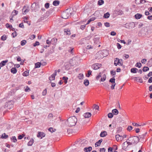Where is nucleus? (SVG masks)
<instances>
[{
  "mask_svg": "<svg viewBox=\"0 0 152 152\" xmlns=\"http://www.w3.org/2000/svg\"><path fill=\"white\" fill-rule=\"evenodd\" d=\"M14 104V102L12 100L9 101L6 103L5 107L7 108L8 109H11L13 107Z\"/></svg>",
  "mask_w": 152,
  "mask_h": 152,
  "instance_id": "obj_3",
  "label": "nucleus"
},
{
  "mask_svg": "<svg viewBox=\"0 0 152 152\" xmlns=\"http://www.w3.org/2000/svg\"><path fill=\"white\" fill-rule=\"evenodd\" d=\"M115 79L114 77H113L110 79L109 82L112 83H115Z\"/></svg>",
  "mask_w": 152,
  "mask_h": 152,
  "instance_id": "obj_41",
  "label": "nucleus"
},
{
  "mask_svg": "<svg viewBox=\"0 0 152 152\" xmlns=\"http://www.w3.org/2000/svg\"><path fill=\"white\" fill-rule=\"evenodd\" d=\"M26 43V41L25 40H24L21 41L20 45L22 46H24Z\"/></svg>",
  "mask_w": 152,
  "mask_h": 152,
  "instance_id": "obj_34",
  "label": "nucleus"
},
{
  "mask_svg": "<svg viewBox=\"0 0 152 152\" xmlns=\"http://www.w3.org/2000/svg\"><path fill=\"white\" fill-rule=\"evenodd\" d=\"M92 71L91 70H89L88 71V74L86 75V76L88 77H89L90 75L91 74Z\"/></svg>",
  "mask_w": 152,
  "mask_h": 152,
  "instance_id": "obj_47",
  "label": "nucleus"
},
{
  "mask_svg": "<svg viewBox=\"0 0 152 152\" xmlns=\"http://www.w3.org/2000/svg\"><path fill=\"white\" fill-rule=\"evenodd\" d=\"M102 139H101L99 140L98 141L96 142L95 143V147H96L99 146L100 145L101 143L102 142Z\"/></svg>",
  "mask_w": 152,
  "mask_h": 152,
  "instance_id": "obj_15",
  "label": "nucleus"
},
{
  "mask_svg": "<svg viewBox=\"0 0 152 152\" xmlns=\"http://www.w3.org/2000/svg\"><path fill=\"white\" fill-rule=\"evenodd\" d=\"M123 11L120 10L115 11V13L117 15H121L123 14Z\"/></svg>",
  "mask_w": 152,
  "mask_h": 152,
  "instance_id": "obj_13",
  "label": "nucleus"
},
{
  "mask_svg": "<svg viewBox=\"0 0 152 152\" xmlns=\"http://www.w3.org/2000/svg\"><path fill=\"white\" fill-rule=\"evenodd\" d=\"M55 77L52 75L50 77H49V79L50 80H55Z\"/></svg>",
  "mask_w": 152,
  "mask_h": 152,
  "instance_id": "obj_48",
  "label": "nucleus"
},
{
  "mask_svg": "<svg viewBox=\"0 0 152 152\" xmlns=\"http://www.w3.org/2000/svg\"><path fill=\"white\" fill-rule=\"evenodd\" d=\"M101 75H102V73L100 72L96 77V79L97 80H98L101 77Z\"/></svg>",
  "mask_w": 152,
  "mask_h": 152,
  "instance_id": "obj_42",
  "label": "nucleus"
},
{
  "mask_svg": "<svg viewBox=\"0 0 152 152\" xmlns=\"http://www.w3.org/2000/svg\"><path fill=\"white\" fill-rule=\"evenodd\" d=\"M123 60L122 59H120L118 58H115L114 64L115 66H117L118 64H120L121 66H122L123 65Z\"/></svg>",
  "mask_w": 152,
  "mask_h": 152,
  "instance_id": "obj_5",
  "label": "nucleus"
},
{
  "mask_svg": "<svg viewBox=\"0 0 152 152\" xmlns=\"http://www.w3.org/2000/svg\"><path fill=\"white\" fill-rule=\"evenodd\" d=\"M141 65L142 64L140 63H137L136 64L135 66L140 68L141 67Z\"/></svg>",
  "mask_w": 152,
  "mask_h": 152,
  "instance_id": "obj_49",
  "label": "nucleus"
},
{
  "mask_svg": "<svg viewBox=\"0 0 152 152\" xmlns=\"http://www.w3.org/2000/svg\"><path fill=\"white\" fill-rule=\"evenodd\" d=\"M122 130V128L121 127H118V130H117V133H119L120 132H121Z\"/></svg>",
  "mask_w": 152,
  "mask_h": 152,
  "instance_id": "obj_53",
  "label": "nucleus"
},
{
  "mask_svg": "<svg viewBox=\"0 0 152 152\" xmlns=\"http://www.w3.org/2000/svg\"><path fill=\"white\" fill-rule=\"evenodd\" d=\"M11 139L14 142H16L17 141V139L15 136L12 137Z\"/></svg>",
  "mask_w": 152,
  "mask_h": 152,
  "instance_id": "obj_40",
  "label": "nucleus"
},
{
  "mask_svg": "<svg viewBox=\"0 0 152 152\" xmlns=\"http://www.w3.org/2000/svg\"><path fill=\"white\" fill-rule=\"evenodd\" d=\"M18 13V11L16 10H14L12 12V16H15Z\"/></svg>",
  "mask_w": 152,
  "mask_h": 152,
  "instance_id": "obj_32",
  "label": "nucleus"
},
{
  "mask_svg": "<svg viewBox=\"0 0 152 152\" xmlns=\"http://www.w3.org/2000/svg\"><path fill=\"white\" fill-rule=\"evenodd\" d=\"M142 15L141 14L137 13L135 15V18L137 19H140L142 17Z\"/></svg>",
  "mask_w": 152,
  "mask_h": 152,
  "instance_id": "obj_26",
  "label": "nucleus"
},
{
  "mask_svg": "<svg viewBox=\"0 0 152 152\" xmlns=\"http://www.w3.org/2000/svg\"><path fill=\"white\" fill-rule=\"evenodd\" d=\"M60 3L59 1H54L53 2V4L55 6L58 5Z\"/></svg>",
  "mask_w": 152,
  "mask_h": 152,
  "instance_id": "obj_28",
  "label": "nucleus"
},
{
  "mask_svg": "<svg viewBox=\"0 0 152 152\" xmlns=\"http://www.w3.org/2000/svg\"><path fill=\"white\" fill-rule=\"evenodd\" d=\"M8 62L7 60H5V61H2L0 64V66L1 67H2L4 66H5L6 64Z\"/></svg>",
  "mask_w": 152,
  "mask_h": 152,
  "instance_id": "obj_17",
  "label": "nucleus"
},
{
  "mask_svg": "<svg viewBox=\"0 0 152 152\" xmlns=\"http://www.w3.org/2000/svg\"><path fill=\"white\" fill-rule=\"evenodd\" d=\"M77 121V118L73 116L69 118L66 121V123L69 126L72 127L75 126Z\"/></svg>",
  "mask_w": 152,
  "mask_h": 152,
  "instance_id": "obj_1",
  "label": "nucleus"
},
{
  "mask_svg": "<svg viewBox=\"0 0 152 152\" xmlns=\"http://www.w3.org/2000/svg\"><path fill=\"white\" fill-rule=\"evenodd\" d=\"M46 43L48 44V46L49 47L51 43L50 40L49 39H47L46 40Z\"/></svg>",
  "mask_w": 152,
  "mask_h": 152,
  "instance_id": "obj_51",
  "label": "nucleus"
},
{
  "mask_svg": "<svg viewBox=\"0 0 152 152\" xmlns=\"http://www.w3.org/2000/svg\"><path fill=\"white\" fill-rule=\"evenodd\" d=\"M84 77V75L82 73H80L78 74L77 76L79 80H82L83 79Z\"/></svg>",
  "mask_w": 152,
  "mask_h": 152,
  "instance_id": "obj_19",
  "label": "nucleus"
},
{
  "mask_svg": "<svg viewBox=\"0 0 152 152\" xmlns=\"http://www.w3.org/2000/svg\"><path fill=\"white\" fill-rule=\"evenodd\" d=\"M39 45V42L36 41L35 42L34 44V47L36 46L37 45Z\"/></svg>",
  "mask_w": 152,
  "mask_h": 152,
  "instance_id": "obj_60",
  "label": "nucleus"
},
{
  "mask_svg": "<svg viewBox=\"0 0 152 152\" xmlns=\"http://www.w3.org/2000/svg\"><path fill=\"white\" fill-rule=\"evenodd\" d=\"M128 140L129 141L132 140V142L133 143H137L139 141V137L134 136L130 137L128 139Z\"/></svg>",
  "mask_w": 152,
  "mask_h": 152,
  "instance_id": "obj_4",
  "label": "nucleus"
},
{
  "mask_svg": "<svg viewBox=\"0 0 152 152\" xmlns=\"http://www.w3.org/2000/svg\"><path fill=\"white\" fill-rule=\"evenodd\" d=\"M57 41V39L56 38H54L51 39L50 40L51 43L53 45L55 44Z\"/></svg>",
  "mask_w": 152,
  "mask_h": 152,
  "instance_id": "obj_12",
  "label": "nucleus"
},
{
  "mask_svg": "<svg viewBox=\"0 0 152 152\" xmlns=\"http://www.w3.org/2000/svg\"><path fill=\"white\" fill-rule=\"evenodd\" d=\"M132 126H128V127L127 128V129L129 131H130L131 130H132Z\"/></svg>",
  "mask_w": 152,
  "mask_h": 152,
  "instance_id": "obj_57",
  "label": "nucleus"
},
{
  "mask_svg": "<svg viewBox=\"0 0 152 152\" xmlns=\"http://www.w3.org/2000/svg\"><path fill=\"white\" fill-rule=\"evenodd\" d=\"M45 134L44 133L42 132H39L37 135V137H41V139L42 137H45Z\"/></svg>",
  "mask_w": 152,
  "mask_h": 152,
  "instance_id": "obj_10",
  "label": "nucleus"
},
{
  "mask_svg": "<svg viewBox=\"0 0 152 152\" xmlns=\"http://www.w3.org/2000/svg\"><path fill=\"white\" fill-rule=\"evenodd\" d=\"M70 14L71 13L69 11V10H67L66 11L62 13L61 15L62 18H63L66 19L68 18L70 15Z\"/></svg>",
  "mask_w": 152,
  "mask_h": 152,
  "instance_id": "obj_2",
  "label": "nucleus"
},
{
  "mask_svg": "<svg viewBox=\"0 0 152 152\" xmlns=\"http://www.w3.org/2000/svg\"><path fill=\"white\" fill-rule=\"evenodd\" d=\"M41 64L39 62H37L35 64V68H39L40 67Z\"/></svg>",
  "mask_w": 152,
  "mask_h": 152,
  "instance_id": "obj_23",
  "label": "nucleus"
},
{
  "mask_svg": "<svg viewBox=\"0 0 152 152\" xmlns=\"http://www.w3.org/2000/svg\"><path fill=\"white\" fill-rule=\"evenodd\" d=\"M73 50V48L72 47H69V49L68 50V51L69 52H70L71 53H73L74 51Z\"/></svg>",
  "mask_w": 152,
  "mask_h": 152,
  "instance_id": "obj_38",
  "label": "nucleus"
},
{
  "mask_svg": "<svg viewBox=\"0 0 152 152\" xmlns=\"http://www.w3.org/2000/svg\"><path fill=\"white\" fill-rule=\"evenodd\" d=\"M6 26L7 28H12V25L10 26L9 24L7 23L6 24Z\"/></svg>",
  "mask_w": 152,
  "mask_h": 152,
  "instance_id": "obj_54",
  "label": "nucleus"
},
{
  "mask_svg": "<svg viewBox=\"0 0 152 152\" xmlns=\"http://www.w3.org/2000/svg\"><path fill=\"white\" fill-rule=\"evenodd\" d=\"M106 51V50H103V51H100L98 52L96 54V58L99 59H101L104 58L105 56L103 54L104 52Z\"/></svg>",
  "mask_w": 152,
  "mask_h": 152,
  "instance_id": "obj_7",
  "label": "nucleus"
},
{
  "mask_svg": "<svg viewBox=\"0 0 152 152\" xmlns=\"http://www.w3.org/2000/svg\"><path fill=\"white\" fill-rule=\"evenodd\" d=\"M108 152H113V148L111 147H110L108 150Z\"/></svg>",
  "mask_w": 152,
  "mask_h": 152,
  "instance_id": "obj_64",
  "label": "nucleus"
},
{
  "mask_svg": "<svg viewBox=\"0 0 152 152\" xmlns=\"http://www.w3.org/2000/svg\"><path fill=\"white\" fill-rule=\"evenodd\" d=\"M91 115L90 113H86L83 114V116L85 118H88L90 117Z\"/></svg>",
  "mask_w": 152,
  "mask_h": 152,
  "instance_id": "obj_14",
  "label": "nucleus"
},
{
  "mask_svg": "<svg viewBox=\"0 0 152 152\" xmlns=\"http://www.w3.org/2000/svg\"><path fill=\"white\" fill-rule=\"evenodd\" d=\"M48 130L51 133H53L55 132L56 131V129H53L52 127H50L48 129Z\"/></svg>",
  "mask_w": 152,
  "mask_h": 152,
  "instance_id": "obj_39",
  "label": "nucleus"
},
{
  "mask_svg": "<svg viewBox=\"0 0 152 152\" xmlns=\"http://www.w3.org/2000/svg\"><path fill=\"white\" fill-rule=\"evenodd\" d=\"M29 7H28L24 6L22 10L23 14H26L29 11Z\"/></svg>",
  "mask_w": 152,
  "mask_h": 152,
  "instance_id": "obj_9",
  "label": "nucleus"
},
{
  "mask_svg": "<svg viewBox=\"0 0 152 152\" xmlns=\"http://www.w3.org/2000/svg\"><path fill=\"white\" fill-rule=\"evenodd\" d=\"M101 66V64H95L92 66V68L94 70L99 69Z\"/></svg>",
  "mask_w": 152,
  "mask_h": 152,
  "instance_id": "obj_8",
  "label": "nucleus"
},
{
  "mask_svg": "<svg viewBox=\"0 0 152 152\" xmlns=\"http://www.w3.org/2000/svg\"><path fill=\"white\" fill-rule=\"evenodd\" d=\"M35 35H34V34H33L30 36V39H33L35 38Z\"/></svg>",
  "mask_w": 152,
  "mask_h": 152,
  "instance_id": "obj_61",
  "label": "nucleus"
},
{
  "mask_svg": "<svg viewBox=\"0 0 152 152\" xmlns=\"http://www.w3.org/2000/svg\"><path fill=\"white\" fill-rule=\"evenodd\" d=\"M47 93V90L46 88L42 92V95L43 96H45Z\"/></svg>",
  "mask_w": 152,
  "mask_h": 152,
  "instance_id": "obj_45",
  "label": "nucleus"
},
{
  "mask_svg": "<svg viewBox=\"0 0 152 152\" xmlns=\"http://www.w3.org/2000/svg\"><path fill=\"white\" fill-rule=\"evenodd\" d=\"M11 72L13 74H15L17 72V70L15 68L13 67L11 69Z\"/></svg>",
  "mask_w": 152,
  "mask_h": 152,
  "instance_id": "obj_22",
  "label": "nucleus"
},
{
  "mask_svg": "<svg viewBox=\"0 0 152 152\" xmlns=\"http://www.w3.org/2000/svg\"><path fill=\"white\" fill-rule=\"evenodd\" d=\"M19 27L22 28H24L23 24V23H20L19 25Z\"/></svg>",
  "mask_w": 152,
  "mask_h": 152,
  "instance_id": "obj_56",
  "label": "nucleus"
},
{
  "mask_svg": "<svg viewBox=\"0 0 152 152\" xmlns=\"http://www.w3.org/2000/svg\"><path fill=\"white\" fill-rule=\"evenodd\" d=\"M105 149L104 148H102L100 149V152H105Z\"/></svg>",
  "mask_w": 152,
  "mask_h": 152,
  "instance_id": "obj_63",
  "label": "nucleus"
},
{
  "mask_svg": "<svg viewBox=\"0 0 152 152\" xmlns=\"http://www.w3.org/2000/svg\"><path fill=\"white\" fill-rule=\"evenodd\" d=\"M86 26V24L81 25L80 27V28L82 29H84L85 28Z\"/></svg>",
  "mask_w": 152,
  "mask_h": 152,
  "instance_id": "obj_62",
  "label": "nucleus"
},
{
  "mask_svg": "<svg viewBox=\"0 0 152 152\" xmlns=\"http://www.w3.org/2000/svg\"><path fill=\"white\" fill-rule=\"evenodd\" d=\"M128 147V144L126 142H124L122 145V147L124 149H126Z\"/></svg>",
  "mask_w": 152,
  "mask_h": 152,
  "instance_id": "obj_21",
  "label": "nucleus"
},
{
  "mask_svg": "<svg viewBox=\"0 0 152 152\" xmlns=\"http://www.w3.org/2000/svg\"><path fill=\"white\" fill-rule=\"evenodd\" d=\"M99 38L98 37H94L93 39V40L94 43L96 44H97L99 42Z\"/></svg>",
  "mask_w": 152,
  "mask_h": 152,
  "instance_id": "obj_20",
  "label": "nucleus"
},
{
  "mask_svg": "<svg viewBox=\"0 0 152 152\" xmlns=\"http://www.w3.org/2000/svg\"><path fill=\"white\" fill-rule=\"evenodd\" d=\"M107 135V132L105 131L102 132L100 135V136L101 137H104Z\"/></svg>",
  "mask_w": 152,
  "mask_h": 152,
  "instance_id": "obj_16",
  "label": "nucleus"
},
{
  "mask_svg": "<svg viewBox=\"0 0 152 152\" xmlns=\"http://www.w3.org/2000/svg\"><path fill=\"white\" fill-rule=\"evenodd\" d=\"M112 112L114 115H117L118 113V110L116 109L112 110Z\"/></svg>",
  "mask_w": 152,
  "mask_h": 152,
  "instance_id": "obj_24",
  "label": "nucleus"
},
{
  "mask_svg": "<svg viewBox=\"0 0 152 152\" xmlns=\"http://www.w3.org/2000/svg\"><path fill=\"white\" fill-rule=\"evenodd\" d=\"M104 3V1L103 0H99L98 1V4L99 5H101Z\"/></svg>",
  "mask_w": 152,
  "mask_h": 152,
  "instance_id": "obj_37",
  "label": "nucleus"
},
{
  "mask_svg": "<svg viewBox=\"0 0 152 152\" xmlns=\"http://www.w3.org/2000/svg\"><path fill=\"white\" fill-rule=\"evenodd\" d=\"M84 84L86 86H88L89 84V81L88 80H85L84 82Z\"/></svg>",
  "mask_w": 152,
  "mask_h": 152,
  "instance_id": "obj_30",
  "label": "nucleus"
},
{
  "mask_svg": "<svg viewBox=\"0 0 152 152\" xmlns=\"http://www.w3.org/2000/svg\"><path fill=\"white\" fill-rule=\"evenodd\" d=\"M149 70V68L147 66H144L143 68V72H146Z\"/></svg>",
  "mask_w": 152,
  "mask_h": 152,
  "instance_id": "obj_44",
  "label": "nucleus"
},
{
  "mask_svg": "<svg viewBox=\"0 0 152 152\" xmlns=\"http://www.w3.org/2000/svg\"><path fill=\"white\" fill-rule=\"evenodd\" d=\"M23 75L24 76H27L29 75L28 72L27 71H25L23 72Z\"/></svg>",
  "mask_w": 152,
  "mask_h": 152,
  "instance_id": "obj_36",
  "label": "nucleus"
},
{
  "mask_svg": "<svg viewBox=\"0 0 152 152\" xmlns=\"http://www.w3.org/2000/svg\"><path fill=\"white\" fill-rule=\"evenodd\" d=\"M106 78V75L105 74H104L101 79V81L102 82L104 81L105 80Z\"/></svg>",
  "mask_w": 152,
  "mask_h": 152,
  "instance_id": "obj_29",
  "label": "nucleus"
},
{
  "mask_svg": "<svg viewBox=\"0 0 152 152\" xmlns=\"http://www.w3.org/2000/svg\"><path fill=\"white\" fill-rule=\"evenodd\" d=\"M8 137V136L6 135L5 133H4L2 134L1 138H2L6 139Z\"/></svg>",
  "mask_w": 152,
  "mask_h": 152,
  "instance_id": "obj_33",
  "label": "nucleus"
},
{
  "mask_svg": "<svg viewBox=\"0 0 152 152\" xmlns=\"http://www.w3.org/2000/svg\"><path fill=\"white\" fill-rule=\"evenodd\" d=\"M110 14L109 13V12H107L106 13H105L104 14L103 17L104 18H109V17H110Z\"/></svg>",
  "mask_w": 152,
  "mask_h": 152,
  "instance_id": "obj_31",
  "label": "nucleus"
},
{
  "mask_svg": "<svg viewBox=\"0 0 152 152\" xmlns=\"http://www.w3.org/2000/svg\"><path fill=\"white\" fill-rule=\"evenodd\" d=\"M34 140L33 139H31L30 140V141L28 143V146H31L34 143Z\"/></svg>",
  "mask_w": 152,
  "mask_h": 152,
  "instance_id": "obj_25",
  "label": "nucleus"
},
{
  "mask_svg": "<svg viewBox=\"0 0 152 152\" xmlns=\"http://www.w3.org/2000/svg\"><path fill=\"white\" fill-rule=\"evenodd\" d=\"M135 26V25L134 23L132 22L129 23H126L124 25V27L126 28L131 29L133 28Z\"/></svg>",
  "mask_w": 152,
  "mask_h": 152,
  "instance_id": "obj_6",
  "label": "nucleus"
},
{
  "mask_svg": "<svg viewBox=\"0 0 152 152\" xmlns=\"http://www.w3.org/2000/svg\"><path fill=\"white\" fill-rule=\"evenodd\" d=\"M113 116V115L112 113H109L108 114V117L109 118H112Z\"/></svg>",
  "mask_w": 152,
  "mask_h": 152,
  "instance_id": "obj_52",
  "label": "nucleus"
},
{
  "mask_svg": "<svg viewBox=\"0 0 152 152\" xmlns=\"http://www.w3.org/2000/svg\"><path fill=\"white\" fill-rule=\"evenodd\" d=\"M92 150V147L90 146L88 147H85L84 148L83 151L85 152H90Z\"/></svg>",
  "mask_w": 152,
  "mask_h": 152,
  "instance_id": "obj_11",
  "label": "nucleus"
},
{
  "mask_svg": "<svg viewBox=\"0 0 152 152\" xmlns=\"http://www.w3.org/2000/svg\"><path fill=\"white\" fill-rule=\"evenodd\" d=\"M138 71V69L135 68H132L131 70V72L133 73H136Z\"/></svg>",
  "mask_w": 152,
  "mask_h": 152,
  "instance_id": "obj_27",
  "label": "nucleus"
},
{
  "mask_svg": "<svg viewBox=\"0 0 152 152\" xmlns=\"http://www.w3.org/2000/svg\"><path fill=\"white\" fill-rule=\"evenodd\" d=\"M30 91V89L29 87L27 86L26 88L25 89V91L26 92L29 91Z\"/></svg>",
  "mask_w": 152,
  "mask_h": 152,
  "instance_id": "obj_58",
  "label": "nucleus"
},
{
  "mask_svg": "<svg viewBox=\"0 0 152 152\" xmlns=\"http://www.w3.org/2000/svg\"><path fill=\"white\" fill-rule=\"evenodd\" d=\"M120 135L119 134H117L115 135L116 140L117 141H119Z\"/></svg>",
  "mask_w": 152,
  "mask_h": 152,
  "instance_id": "obj_46",
  "label": "nucleus"
},
{
  "mask_svg": "<svg viewBox=\"0 0 152 152\" xmlns=\"http://www.w3.org/2000/svg\"><path fill=\"white\" fill-rule=\"evenodd\" d=\"M104 26L107 27H109L110 26V24L109 23L106 22L104 23Z\"/></svg>",
  "mask_w": 152,
  "mask_h": 152,
  "instance_id": "obj_55",
  "label": "nucleus"
},
{
  "mask_svg": "<svg viewBox=\"0 0 152 152\" xmlns=\"http://www.w3.org/2000/svg\"><path fill=\"white\" fill-rule=\"evenodd\" d=\"M7 39V37L5 35H4L1 37V39L2 40L4 41Z\"/></svg>",
  "mask_w": 152,
  "mask_h": 152,
  "instance_id": "obj_43",
  "label": "nucleus"
},
{
  "mask_svg": "<svg viewBox=\"0 0 152 152\" xmlns=\"http://www.w3.org/2000/svg\"><path fill=\"white\" fill-rule=\"evenodd\" d=\"M49 4L48 3H46L45 5V8L48 9L49 7Z\"/></svg>",
  "mask_w": 152,
  "mask_h": 152,
  "instance_id": "obj_59",
  "label": "nucleus"
},
{
  "mask_svg": "<svg viewBox=\"0 0 152 152\" xmlns=\"http://www.w3.org/2000/svg\"><path fill=\"white\" fill-rule=\"evenodd\" d=\"M17 35V33L15 31L14 32L12 33V35L13 37H15Z\"/></svg>",
  "mask_w": 152,
  "mask_h": 152,
  "instance_id": "obj_50",
  "label": "nucleus"
},
{
  "mask_svg": "<svg viewBox=\"0 0 152 152\" xmlns=\"http://www.w3.org/2000/svg\"><path fill=\"white\" fill-rule=\"evenodd\" d=\"M62 79L64 80L65 84H66L67 82L68 78L66 77H64L62 78Z\"/></svg>",
  "mask_w": 152,
  "mask_h": 152,
  "instance_id": "obj_35",
  "label": "nucleus"
},
{
  "mask_svg": "<svg viewBox=\"0 0 152 152\" xmlns=\"http://www.w3.org/2000/svg\"><path fill=\"white\" fill-rule=\"evenodd\" d=\"M64 31L65 33L67 35H70L71 34L70 30L69 29H65Z\"/></svg>",
  "mask_w": 152,
  "mask_h": 152,
  "instance_id": "obj_18",
  "label": "nucleus"
}]
</instances>
